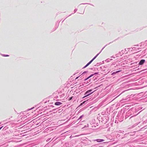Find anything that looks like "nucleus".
Returning a JSON list of instances; mask_svg holds the SVG:
<instances>
[{
  "label": "nucleus",
  "mask_w": 147,
  "mask_h": 147,
  "mask_svg": "<svg viewBox=\"0 0 147 147\" xmlns=\"http://www.w3.org/2000/svg\"><path fill=\"white\" fill-rule=\"evenodd\" d=\"M98 55V54H97L91 60L89 63H88L84 67V68H85L87 66H88V65H89L95 59V58L97 57Z\"/></svg>",
  "instance_id": "obj_1"
},
{
  "label": "nucleus",
  "mask_w": 147,
  "mask_h": 147,
  "mask_svg": "<svg viewBox=\"0 0 147 147\" xmlns=\"http://www.w3.org/2000/svg\"><path fill=\"white\" fill-rule=\"evenodd\" d=\"M145 60L144 59H142L141 60L139 63V65H142L145 62Z\"/></svg>",
  "instance_id": "obj_2"
},
{
  "label": "nucleus",
  "mask_w": 147,
  "mask_h": 147,
  "mask_svg": "<svg viewBox=\"0 0 147 147\" xmlns=\"http://www.w3.org/2000/svg\"><path fill=\"white\" fill-rule=\"evenodd\" d=\"M94 141H96L97 142H103L105 141V140L103 139H97L96 140H94Z\"/></svg>",
  "instance_id": "obj_3"
},
{
  "label": "nucleus",
  "mask_w": 147,
  "mask_h": 147,
  "mask_svg": "<svg viewBox=\"0 0 147 147\" xmlns=\"http://www.w3.org/2000/svg\"><path fill=\"white\" fill-rule=\"evenodd\" d=\"M62 104V103L61 102H55V105H60Z\"/></svg>",
  "instance_id": "obj_4"
},
{
  "label": "nucleus",
  "mask_w": 147,
  "mask_h": 147,
  "mask_svg": "<svg viewBox=\"0 0 147 147\" xmlns=\"http://www.w3.org/2000/svg\"><path fill=\"white\" fill-rule=\"evenodd\" d=\"M119 71H117L115 72H113L111 74V75L115 74H117V73L119 72Z\"/></svg>",
  "instance_id": "obj_5"
},
{
  "label": "nucleus",
  "mask_w": 147,
  "mask_h": 147,
  "mask_svg": "<svg viewBox=\"0 0 147 147\" xmlns=\"http://www.w3.org/2000/svg\"><path fill=\"white\" fill-rule=\"evenodd\" d=\"M92 91V90H90L88 91H87L85 93V94H87V93L90 92L91 91Z\"/></svg>",
  "instance_id": "obj_6"
},
{
  "label": "nucleus",
  "mask_w": 147,
  "mask_h": 147,
  "mask_svg": "<svg viewBox=\"0 0 147 147\" xmlns=\"http://www.w3.org/2000/svg\"><path fill=\"white\" fill-rule=\"evenodd\" d=\"M73 97V96H72V97H70V98H69V100H71L72 99V98Z\"/></svg>",
  "instance_id": "obj_7"
},
{
  "label": "nucleus",
  "mask_w": 147,
  "mask_h": 147,
  "mask_svg": "<svg viewBox=\"0 0 147 147\" xmlns=\"http://www.w3.org/2000/svg\"><path fill=\"white\" fill-rule=\"evenodd\" d=\"M91 93H90V94H87V95H86L84 97H86L87 96H89V95H90Z\"/></svg>",
  "instance_id": "obj_8"
},
{
  "label": "nucleus",
  "mask_w": 147,
  "mask_h": 147,
  "mask_svg": "<svg viewBox=\"0 0 147 147\" xmlns=\"http://www.w3.org/2000/svg\"><path fill=\"white\" fill-rule=\"evenodd\" d=\"M85 101H84L83 102V103H82L80 105H82L83 104H84V103H85Z\"/></svg>",
  "instance_id": "obj_9"
},
{
  "label": "nucleus",
  "mask_w": 147,
  "mask_h": 147,
  "mask_svg": "<svg viewBox=\"0 0 147 147\" xmlns=\"http://www.w3.org/2000/svg\"><path fill=\"white\" fill-rule=\"evenodd\" d=\"M93 76L92 75H90L89 77H88L87 79H88V78H89L90 77H91L92 76Z\"/></svg>",
  "instance_id": "obj_10"
},
{
  "label": "nucleus",
  "mask_w": 147,
  "mask_h": 147,
  "mask_svg": "<svg viewBox=\"0 0 147 147\" xmlns=\"http://www.w3.org/2000/svg\"><path fill=\"white\" fill-rule=\"evenodd\" d=\"M3 126H2L0 128V130L3 127Z\"/></svg>",
  "instance_id": "obj_11"
},
{
  "label": "nucleus",
  "mask_w": 147,
  "mask_h": 147,
  "mask_svg": "<svg viewBox=\"0 0 147 147\" xmlns=\"http://www.w3.org/2000/svg\"><path fill=\"white\" fill-rule=\"evenodd\" d=\"M82 116H81L80 117V119L81 118H82Z\"/></svg>",
  "instance_id": "obj_12"
},
{
  "label": "nucleus",
  "mask_w": 147,
  "mask_h": 147,
  "mask_svg": "<svg viewBox=\"0 0 147 147\" xmlns=\"http://www.w3.org/2000/svg\"><path fill=\"white\" fill-rule=\"evenodd\" d=\"M78 78V77H77L76 78V79H77V78Z\"/></svg>",
  "instance_id": "obj_13"
}]
</instances>
